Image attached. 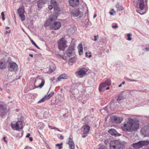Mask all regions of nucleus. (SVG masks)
Wrapping results in <instances>:
<instances>
[{"mask_svg":"<svg viewBox=\"0 0 149 149\" xmlns=\"http://www.w3.org/2000/svg\"><path fill=\"white\" fill-rule=\"evenodd\" d=\"M139 127L138 120L132 118H129L127 121L122 124L121 128L123 130L125 131L132 132L136 130Z\"/></svg>","mask_w":149,"mask_h":149,"instance_id":"1","label":"nucleus"},{"mask_svg":"<svg viewBox=\"0 0 149 149\" xmlns=\"http://www.w3.org/2000/svg\"><path fill=\"white\" fill-rule=\"evenodd\" d=\"M110 146L111 149H124L125 148L124 145L116 140L111 141Z\"/></svg>","mask_w":149,"mask_h":149,"instance_id":"2","label":"nucleus"},{"mask_svg":"<svg viewBox=\"0 0 149 149\" xmlns=\"http://www.w3.org/2000/svg\"><path fill=\"white\" fill-rule=\"evenodd\" d=\"M111 84V81L108 79L104 82L101 83L99 86V90L100 91H103L109 89V86Z\"/></svg>","mask_w":149,"mask_h":149,"instance_id":"3","label":"nucleus"},{"mask_svg":"<svg viewBox=\"0 0 149 149\" xmlns=\"http://www.w3.org/2000/svg\"><path fill=\"white\" fill-rule=\"evenodd\" d=\"M144 5L143 0H138L136 6L137 8H139L140 10L139 12L137 10L136 11L141 15L145 13V11L144 12Z\"/></svg>","mask_w":149,"mask_h":149,"instance_id":"4","label":"nucleus"},{"mask_svg":"<svg viewBox=\"0 0 149 149\" xmlns=\"http://www.w3.org/2000/svg\"><path fill=\"white\" fill-rule=\"evenodd\" d=\"M88 69L84 68H79L75 72L76 76L79 78L83 77L86 74Z\"/></svg>","mask_w":149,"mask_h":149,"instance_id":"5","label":"nucleus"},{"mask_svg":"<svg viewBox=\"0 0 149 149\" xmlns=\"http://www.w3.org/2000/svg\"><path fill=\"white\" fill-rule=\"evenodd\" d=\"M58 17V14L57 13H55L51 15L49 17V19L47 20L45 22L44 25L45 26L47 27L49 26L51 24V22L56 20Z\"/></svg>","mask_w":149,"mask_h":149,"instance_id":"6","label":"nucleus"},{"mask_svg":"<svg viewBox=\"0 0 149 149\" xmlns=\"http://www.w3.org/2000/svg\"><path fill=\"white\" fill-rule=\"evenodd\" d=\"M11 125L12 129L14 130H19L22 128V123L21 121L12 123Z\"/></svg>","mask_w":149,"mask_h":149,"instance_id":"7","label":"nucleus"},{"mask_svg":"<svg viewBox=\"0 0 149 149\" xmlns=\"http://www.w3.org/2000/svg\"><path fill=\"white\" fill-rule=\"evenodd\" d=\"M148 141H140L139 142L133 143L132 144L133 147L134 148L138 149L141 148L143 146L148 145Z\"/></svg>","mask_w":149,"mask_h":149,"instance_id":"8","label":"nucleus"},{"mask_svg":"<svg viewBox=\"0 0 149 149\" xmlns=\"http://www.w3.org/2000/svg\"><path fill=\"white\" fill-rule=\"evenodd\" d=\"M34 83H37L38 84L40 83V84L37 86H36L35 84L34 86L35 88H41L44 85L45 81L44 79H42V77L40 76H38L36 78Z\"/></svg>","mask_w":149,"mask_h":149,"instance_id":"9","label":"nucleus"},{"mask_svg":"<svg viewBox=\"0 0 149 149\" xmlns=\"http://www.w3.org/2000/svg\"><path fill=\"white\" fill-rule=\"evenodd\" d=\"M58 48L59 50L64 51L66 47V44L63 38H61L58 42Z\"/></svg>","mask_w":149,"mask_h":149,"instance_id":"10","label":"nucleus"},{"mask_svg":"<svg viewBox=\"0 0 149 149\" xmlns=\"http://www.w3.org/2000/svg\"><path fill=\"white\" fill-rule=\"evenodd\" d=\"M8 68L10 71H15L17 70L18 66L15 63L13 62L9 63Z\"/></svg>","mask_w":149,"mask_h":149,"instance_id":"11","label":"nucleus"},{"mask_svg":"<svg viewBox=\"0 0 149 149\" xmlns=\"http://www.w3.org/2000/svg\"><path fill=\"white\" fill-rule=\"evenodd\" d=\"M83 128L84 130L82 134V137L83 138H85L88 134L90 127L88 125L86 124L83 126Z\"/></svg>","mask_w":149,"mask_h":149,"instance_id":"12","label":"nucleus"},{"mask_svg":"<svg viewBox=\"0 0 149 149\" xmlns=\"http://www.w3.org/2000/svg\"><path fill=\"white\" fill-rule=\"evenodd\" d=\"M74 46L73 44L70 45L67 50L65 54L66 56L69 57H70L71 56L72 52L74 50Z\"/></svg>","mask_w":149,"mask_h":149,"instance_id":"13","label":"nucleus"},{"mask_svg":"<svg viewBox=\"0 0 149 149\" xmlns=\"http://www.w3.org/2000/svg\"><path fill=\"white\" fill-rule=\"evenodd\" d=\"M7 112V109L6 106L0 102V116H4Z\"/></svg>","mask_w":149,"mask_h":149,"instance_id":"14","label":"nucleus"},{"mask_svg":"<svg viewBox=\"0 0 149 149\" xmlns=\"http://www.w3.org/2000/svg\"><path fill=\"white\" fill-rule=\"evenodd\" d=\"M141 132L145 136H149V124L145 126L141 130Z\"/></svg>","mask_w":149,"mask_h":149,"instance_id":"15","label":"nucleus"},{"mask_svg":"<svg viewBox=\"0 0 149 149\" xmlns=\"http://www.w3.org/2000/svg\"><path fill=\"white\" fill-rule=\"evenodd\" d=\"M112 121L114 123H121L123 120L122 117L113 116L111 117Z\"/></svg>","mask_w":149,"mask_h":149,"instance_id":"16","label":"nucleus"},{"mask_svg":"<svg viewBox=\"0 0 149 149\" xmlns=\"http://www.w3.org/2000/svg\"><path fill=\"white\" fill-rule=\"evenodd\" d=\"M61 24L60 22H55L54 24L50 25V28L52 29L56 30L60 28L61 26Z\"/></svg>","mask_w":149,"mask_h":149,"instance_id":"17","label":"nucleus"},{"mask_svg":"<svg viewBox=\"0 0 149 149\" xmlns=\"http://www.w3.org/2000/svg\"><path fill=\"white\" fill-rule=\"evenodd\" d=\"M70 5L72 7H76L79 3V0H69Z\"/></svg>","mask_w":149,"mask_h":149,"instance_id":"18","label":"nucleus"},{"mask_svg":"<svg viewBox=\"0 0 149 149\" xmlns=\"http://www.w3.org/2000/svg\"><path fill=\"white\" fill-rule=\"evenodd\" d=\"M108 133L111 135L115 136H119L121 135L120 134L118 133L114 129L109 130L108 131Z\"/></svg>","mask_w":149,"mask_h":149,"instance_id":"19","label":"nucleus"},{"mask_svg":"<svg viewBox=\"0 0 149 149\" xmlns=\"http://www.w3.org/2000/svg\"><path fill=\"white\" fill-rule=\"evenodd\" d=\"M68 144L69 145L70 149H74V144L73 142L72 139L71 138H69Z\"/></svg>","mask_w":149,"mask_h":149,"instance_id":"20","label":"nucleus"},{"mask_svg":"<svg viewBox=\"0 0 149 149\" xmlns=\"http://www.w3.org/2000/svg\"><path fill=\"white\" fill-rule=\"evenodd\" d=\"M68 76L66 74H63L57 78L58 81H60L61 79H68Z\"/></svg>","mask_w":149,"mask_h":149,"instance_id":"21","label":"nucleus"},{"mask_svg":"<svg viewBox=\"0 0 149 149\" xmlns=\"http://www.w3.org/2000/svg\"><path fill=\"white\" fill-rule=\"evenodd\" d=\"M72 14L74 16L77 17L81 14V12L78 9H76L72 10Z\"/></svg>","mask_w":149,"mask_h":149,"instance_id":"22","label":"nucleus"},{"mask_svg":"<svg viewBox=\"0 0 149 149\" xmlns=\"http://www.w3.org/2000/svg\"><path fill=\"white\" fill-rule=\"evenodd\" d=\"M6 66V62L4 61L0 60V70L5 69Z\"/></svg>","mask_w":149,"mask_h":149,"instance_id":"23","label":"nucleus"},{"mask_svg":"<svg viewBox=\"0 0 149 149\" xmlns=\"http://www.w3.org/2000/svg\"><path fill=\"white\" fill-rule=\"evenodd\" d=\"M50 2L51 4L53 6L54 9L55 10L57 9L58 3L56 0H51Z\"/></svg>","mask_w":149,"mask_h":149,"instance_id":"24","label":"nucleus"},{"mask_svg":"<svg viewBox=\"0 0 149 149\" xmlns=\"http://www.w3.org/2000/svg\"><path fill=\"white\" fill-rule=\"evenodd\" d=\"M116 105H117V102H112L111 103L109 107L111 110H113L117 109V107L115 106Z\"/></svg>","mask_w":149,"mask_h":149,"instance_id":"25","label":"nucleus"},{"mask_svg":"<svg viewBox=\"0 0 149 149\" xmlns=\"http://www.w3.org/2000/svg\"><path fill=\"white\" fill-rule=\"evenodd\" d=\"M44 3H45L43 2L42 0H39L37 2V4L38 7L40 8H42V5Z\"/></svg>","mask_w":149,"mask_h":149,"instance_id":"26","label":"nucleus"},{"mask_svg":"<svg viewBox=\"0 0 149 149\" xmlns=\"http://www.w3.org/2000/svg\"><path fill=\"white\" fill-rule=\"evenodd\" d=\"M76 60V58L75 57H73L70 58L69 60V64H71L72 63H73L75 62Z\"/></svg>","mask_w":149,"mask_h":149,"instance_id":"27","label":"nucleus"},{"mask_svg":"<svg viewBox=\"0 0 149 149\" xmlns=\"http://www.w3.org/2000/svg\"><path fill=\"white\" fill-rule=\"evenodd\" d=\"M18 13L19 15L23 14L24 13V10L22 8H19L18 10Z\"/></svg>","mask_w":149,"mask_h":149,"instance_id":"28","label":"nucleus"},{"mask_svg":"<svg viewBox=\"0 0 149 149\" xmlns=\"http://www.w3.org/2000/svg\"><path fill=\"white\" fill-rule=\"evenodd\" d=\"M124 97L122 95H118V98L117 99L116 101L118 103H119L120 101L123 100Z\"/></svg>","mask_w":149,"mask_h":149,"instance_id":"29","label":"nucleus"},{"mask_svg":"<svg viewBox=\"0 0 149 149\" xmlns=\"http://www.w3.org/2000/svg\"><path fill=\"white\" fill-rule=\"evenodd\" d=\"M44 125L42 123H40L37 127L38 130H42L44 128Z\"/></svg>","mask_w":149,"mask_h":149,"instance_id":"30","label":"nucleus"},{"mask_svg":"<svg viewBox=\"0 0 149 149\" xmlns=\"http://www.w3.org/2000/svg\"><path fill=\"white\" fill-rule=\"evenodd\" d=\"M116 7L118 10H122L123 9V7L118 4H117Z\"/></svg>","mask_w":149,"mask_h":149,"instance_id":"31","label":"nucleus"},{"mask_svg":"<svg viewBox=\"0 0 149 149\" xmlns=\"http://www.w3.org/2000/svg\"><path fill=\"white\" fill-rule=\"evenodd\" d=\"M19 16L21 18V20L22 21H23L25 19V17L24 14L19 15Z\"/></svg>","mask_w":149,"mask_h":149,"instance_id":"32","label":"nucleus"},{"mask_svg":"<svg viewBox=\"0 0 149 149\" xmlns=\"http://www.w3.org/2000/svg\"><path fill=\"white\" fill-rule=\"evenodd\" d=\"M47 100V96H45L43 98H42V99H41L38 102V103H40L43 102L44 101H45L46 100Z\"/></svg>","mask_w":149,"mask_h":149,"instance_id":"33","label":"nucleus"},{"mask_svg":"<svg viewBox=\"0 0 149 149\" xmlns=\"http://www.w3.org/2000/svg\"><path fill=\"white\" fill-rule=\"evenodd\" d=\"M54 92L53 91L51 92L47 96V99H49L51 97H52L54 94Z\"/></svg>","mask_w":149,"mask_h":149,"instance_id":"34","label":"nucleus"},{"mask_svg":"<svg viewBox=\"0 0 149 149\" xmlns=\"http://www.w3.org/2000/svg\"><path fill=\"white\" fill-rule=\"evenodd\" d=\"M132 36L131 34L130 33H128L127 35V40H132V38L131 36Z\"/></svg>","mask_w":149,"mask_h":149,"instance_id":"35","label":"nucleus"},{"mask_svg":"<svg viewBox=\"0 0 149 149\" xmlns=\"http://www.w3.org/2000/svg\"><path fill=\"white\" fill-rule=\"evenodd\" d=\"M62 144V143H61L60 144L57 143L56 144V146L57 147H59L58 149H61L62 148V147H61V146Z\"/></svg>","mask_w":149,"mask_h":149,"instance_id":"36","label":"nucleus"},{"mask_svg":"<svg viewBox=\"0 0 149 149\" xmlns=\"http://www.w3.org/2000/svg\"><path fill=\"white\" fill-rule=\"evenodd\" d=\"M48 112L47 111H45L43 113L44 116L46 118L48 117Z\"/></svg>","mask_w":149,"mask_h":149,"instance_id":"37","label":"nucleus"},{"mask_svg":"<svg viewBox=\"0 0 149 149\" xmlns=\"http://www.w3.org/2000/svg\"><path fill=\"white\" fill-rule=\"evenodd\" d=\"M31 41L32 43V44L35 46L38 49H39V47L36 44V43L33 41V40H31Z\"/></svg>","mask_w":149,"mask_h":149,"instance_id":"38","label":"nucleus"},{"mask_svg":"<svg viewBox=\"0 0 149 149\" xmlns=\"http://www.w3.org/2000/svg\"><path fill=\"white\" fill-rule=\"evenodd\" d=\"M98 149H107L104 146L100 145V146Z\"/></svg>","mask_w":149,"mask_h":149,"instance_id":"39","label":"nucleus"},{"mask_svg":"<svg viewBox=\"0 0 149 149\" xmlns=\"http://www.w3.org/2000/svg\"><path fill=\"white\" fill-rule=\"evenodd\" d=\"M79 55H81L83 53V49H79Z\"/></svg>","mask_w":149,"mask_h":149,"instance_id":"40","label":"nucleus"},{"mask_svg":"<svg viewBox=\"0 0 149 149\" xmlns=\"http://www.w3.org/2000/svg\"><path fill=\"white\" fill-rule=\"evenodd\" d=\"M78 48L79 49H83V47L82 44H79L78 46Z\"/></svg>","mask_w":149,"mask_h":149,"instance_id":"41","label":"nucleus"},{"mask_svg":"<svg viewBox=\"0 0 149 149\" xmlns=\"http://www.w3.org/2000/svg\"><path fill=\"white\" fill-rule=\"evenodd\" d=\"M54 8V7L51 4V5L50 6H49L48 7L51 10L52 9V8Z\"/></svg>","mask_w":149,"mask_h":149,"instance_id":"42","label":"nucleus"},{"mask_svg":"<svg viewBox=\"0 0 149 149\" xmlns=\"http://www.w3.org/2000/svg\"><path fill=\"white\" fill-rule=\"evenodd\" d=\"M88 53L87 52H86L85 53V56L86 57H88L89 58H90L91 56V54L89 56L87 55Z\"/></svg>","mask_w":149,"mask_h":149,"instance_id":"43","label":"nucleus"},{"mask_svg":"<svg viewBox=\"0 0 149 149\" xmlns=\"http://www.w3.org/2000/svg\"><path fill=\"white\" fill-rule=\"evenodd\" d=\"M38 132L40 137L42 138L43 136L41 134L38 130Z\"/></svg>","mask_w":149,"mask_h":149,"instance_id":"44","label":"nucleus"},{"mask_svg":"<svg viewBox=\"0 0 149 149\" xmlns=\"http://www.w3.org/2000/svg\"><path fill=\"white\" fill-rule=\"evenodd\" d=\"M97 37H98V35H97L96 36H94V41H96L97 40Z\"/></svg>","mask_w":149,"mask_h":149,"instance_id":"45","label":"nucleus"},{"mask_svg":"<svg viewBox=\"0 0 149 149\" xmlns=\"http://www.w3.org/2000/svg\"><path fill=\"white\" fill-rule=\"evenodd\" d=\"M112 27L113 28L116 29V28H117L118 27V26L117 25H115L113 26H112Z\"/></svg>","mask_w":149,"mask_h":149,"instance_id":"46","label":"nucleus"},{"mask_svg":"<svg viewBox=\"0 0 149 149\" xmlns=\"http://www.w3.org/2000/svg\"><path fill=\"white\" fill-rule=\"evenodd\" d=\"M3 140L4 141L6 142V143H7L8 141H7L6 140V137H3Z\"/></svg>","mask_w":149,"mask_h":149,"instance_id":"47","label":"nucleus"},{"mask_svg":"<svg viewBox=\"0 0 149 149\" xmlns=\"http://www.w3.org/2000/svg\"><path fill=\"white\" fill-rule=\"evenodd\" d=\"M107 108H108V107H104V110L107 113L108 112V111L107 110Z\"/></svg>","mask_w":149,"mask_h":149,"instance_id":"48","label":"nucleus"},{"mask_svg":"<svg viewBox=\"0 0 149 149\" xmlns=\"http://www.w3.org/2000/svg\"><path fill=\"white\" fill-rule=\"evenodd\" d=\"M24 149H32V148L30 147H25Z\"/></svg>","mask_w":149,"mask_h":149,"instance_id":"49","label":"nucleus"},{"mask_svg":"<svg viewBox=\"0 0 149 149\" xmlns=\"http://www.w3.org/2000/svg\"><path fill=\"white\" fill-rule=\"evenodd\" d=\"M53 70V69H52L51 68V67H49V71L50 72H52Z\"/></svg>","mask_w":149,"mask_h":149,"instance_id":"50","label":"nucleus"},{"mask_svg":"<svg viewBox=\"0 0 149 149\" xmlns=\"http://www.w3.org/2000/svg\"><path fill=\"white\" fill-rule=\"evenodd\" d=\"M59 138L60 139H63V136L62 135H61L60 136Z\"/></svg>","mask_w":149,"mask_h":149,"instance_id":"51","label":"nucleus"},{"mask_svg":"<svg viewBox=\"0 0 149 149\" xmlns=\"http://www.w3.org/2000/svg\"><path fill=\"white\" fill-rule=\"evenodd\" d=\"M30 135V134L29 133H27L26 135V137H29V136Z\"/></svg>","mask_w":149,"mask_h":149,"instance_id":"52","label":"nucleus"},{"mask_svg":"<svg viewBox=\"0 0 149 149\" xmlns=\"http://www.w3.org/2000/svg\"><path fill=\"white\" fill-rule=\"evenodd\" d=\"M145 49L147 51H149V46L145 48Z\"/></svg>","mask_w":149,"mask_h":149,"instance_id":"53","label":"nucleus"},{"mask_svg":"<svg viewBox=\"0 0 149 149\" xmlns=\"http://www.w3.org/2000/svg\"><path fill=\"white\" fill-rule=\"evenodd\" d=\"M29 140L30 141H33V138L31 137H29Z\"/></svg>","mask_w":149,"mask_h":149,"instance_id":"54","label":"nucleus"},{"mask_svg":"<svg viewBox=\"0 0 149 149\" xmlns=\"http://www.w3.org/2000/svg\"><path fill=\"white\" fill-rule=\"evenodd\" d=\"M10 31H6L5 32V34H6L8 33H10Z\"/></svg>","mask_w":149,"mask_h":149,"instance_id":"55","label":"nucleus"},{"mask_svg":"<svg viewBox=\"0 0 149 149\" xmlns=\"http://www.w3.org/2000/svg\"><path fill=\"white\" fill-rule=\"evenodd\" d=\"M110 14L112 15H113L114 14L112 12H110Z\"/></svg>","mask_w":149,"mask_h":149,"instance_id":"56","label":"nucleus"},{"mask_svg":"<svg viewBox=\"0 0 149 149\" xmlns=\"http://www.w3.org/2000/svg\"><path fill=\"white\" fill-rule=\"evenodd\" d=\"M51 128L52 129H55V130H56V127H52V126H51Z\"/></svg>","mask_w":149,"mask_h":149,"instance_id":"57","label":"nucleus"},{"mask_svg":"<svg viewBox=\"0 0 149 149\" xmlns=\"http://www.w3.org/2000/svg\"><path fill=\"white\" fill-rule=\"evenodd\" d=\"M130 81H135V82H136V81H137L136 80H133V79H130Z\"/></svg>","mask_w":149,"mask_h":149,"instance_id":"58","label":"nucleus"},{"mask_svg":"<svg viewBox=\"0 0 149 149\" xmlns=\"http://www.w3.org/2000/svg\"><path fill=\"white\" fill-rule=\"evenodd\" d=\"M51 80L52 81H53L54 80V77L52 78L51 79Z\"/></svg>","mask_w":149,"mask_h":149,"instance_id":"59","label":"nucleus"},{"mask_svg":"<svg viewBox=\"0 0 149 149\" xmlns=\"http://www.w3.org/2000/svg\"><path fill=\"white\" fill-rule=\"evenodd\" d=\"M29 56L31 58L33 57V55L32 54H29Z\"/></svg>","mask_w":149,"mask_h":149,"instance_id":"60","label":"nucleus"},{"mask_svg":"<svg viewBox=\"0 0 149 149\" xmlns=\"http://www.w3.org/2000/svg\"><path fill=\"white\" fill-rule=\"evenodd\" d=\"M1 15L2 16H4V13L3 12H2L1 13Z\"/></svg>","mask_w":149,"mask_h":149,"instance_id":"61","label":"nucleus"},{"mask_svg":"<svg viewBox=\"0 0 149 149\" xmlns=\"http://www.w3.org/2000/svg\"><path fill=\"white\" fill-rule=\"evenodd\" d=\"M97 16V15L96 14H95L94 15H93V18H95Z\"/></svg>","mask_w":149,"mask_h":149,"instance_id":"62","label":"nucleus"},{"mask_svg":"<svg viewBox=\"0 0 149 149\" xmlns=\"http://www.w3.org/2000/svg\"><path fill=\"white\" fill-rule=\"evenodd\" d=\"M2 19L3 20H4V19H5L4 16H2Z\"/></svg>","mask_w":149,"mask_h":149,"instance_id":"63","label":"nucleus"},{"mask_svg":"<svg viewBox=\"0 0 149 149\" xmlns=\"http://www.w3.org/2000/svg\"><path fill=\"white\" fill-rule=\"evenodd\" d=\"M9 28H10V27H8V26H6V28H5V29H9Z\"/></svg>","mask_w":149,"mask_h":149,"instance_id":"64","label":"nucleus"}]
</instances>
